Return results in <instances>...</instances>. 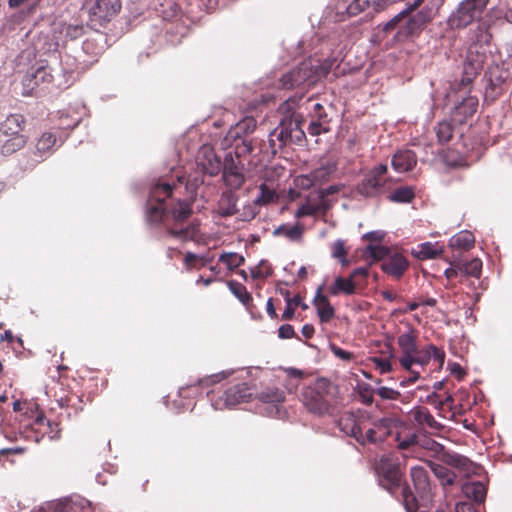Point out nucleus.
Listing matches in <instances>:
<instances>
[{"label":"nucleus","mask_w":512,"mask_h":512,"mask_svg":"<svg viewBox=\"0 0 512 512\" xmlns=\"http://www.w3.org/2000/svg\"><path fill=\"white\" fill-rule=\"evenodd\" d=\"M377 472L380 485L392 495H396L399 490H403L405 485L409 487L407 483H403V474L397 459L391 456L381 457ZM400 498L403 502L402 491H400Z\"/></svg>","instance_id":"obj_7"},{"label":"nucleus","mask_w":512,"mask_h":512,"mask_svg":"<svg viewBox=\"0 0 512 512\" xmlns=\"http://www.w3.org/2000/svg\"><path fill=\"white\" fill-rule=\"evenodd\" d=\"M410 420L419 430L426 428L434 431L442 429V425L434 418L429 409L425 406H416L409 412Z\"/></svg>","instance_id":"obj_16"},{"label":"nucleus","mask_w":512,"mask_h":512,"mask_svg":"<svg viewBox=\"0 0 512 512\" xmlns=\"http://www.w3.org/2000/svg\"><path fill=\"white\" fill-rule=\"evenodd\" d=\"M87 25L94 30L105 27L122 9V0H86Z\"/></svg>","instance_id":"obj_5"},{"label":"nucleus","mask_w":512,"mask_h":512,"mask_svg":"<svg viewBox=\"0 0 512 512\" xmlns=\"http://www.w3.org/2000/svg\"><path fill=\"white\" fill-rule=\"evenodd\" d=\"M250 272L253 279H265L273 274V268L267 261L262 260L257 266L251 268Z\"/></svg>","instance_id":"obj_48"},{"label":"nucleus","mask_w":512,"mask_h":512,"mask_svg":"<svg viewBox=\"0 0 512 512\" xmlns=\"http://www.w3.org/2000/svg\"><path fill=\"white\" fill-rule=\"evenodd\" d=\"M417 163V156L412 150H400L392 158V166L397 172L412 170Z\"/></svg>","instance_id":"obj_22"},{"label":"nucleus","mask_w":512,"mask_h":512,"mask_svg":"<svg viewBox=\"0 0 512 512\" xmlns=\"http://www.w3.org/2000/svg\"><path fill=\"white\" fill-rule=\"evenodd\" d=\"M449 370H450V373L452 375L456 376L457 379H459V380H461L466 375V372L462 368V366L456 362L449 363Z\"/></svg>","instance_id":"obj_62"},{"label":"nucleus","mask_w":512,"mask_h":512,"mask_svg":"<svg viewBox=\"0 0 512 512\" xmlns=\"http://www.w3.org/2000/svg\"><path fill=\"white\" fill-rule=\"evenodd\" d=\"M443 253L442 247L430 242L422 243L415 251V256L420 260L434 259Z\"/></svg>","instance_id":"obj_43"},{"label":"nucleus","mask_w":512,"mask_h":512,"mask_svg":"<svg viewBox=\"0 0 512 512\" xmlns=\"http://www.w3.org/2000/svg\"><path fill=\"white\" fill-rule=\"evenodd\" d=\"M6 139L0 145V153L10 156L21 150L27 143V136H5Z\"/></svg>","instance_id":"obj_31"},{"label":"nucleus","mask_w":512,"mask_h":512,"mask_svg":"<svg viewBox=\"0 0 512 512\" xmlns=\"http://www.w3.org/2000/svg\"><path fill=\"white\" fill-rule=\"evenodd\" d=\"M363 256L381 261V270L394 279H400L409 268V261L404 254L392 251L380 244H369Z\"/></svg>","instance_id":"obj_4"},{"label":"nucleus","mask_w":512,"mask_h":512,"mask_svg":"<svg viewBox=\"0 0 512 512\" xmlns=\"http://www.w3.org/2000/svg\"><path fill=\"white\" fill-rule=\"evenodd\" d=\"M25 123V117L22 114H10L1 123L0 132L4 136H25L22 134Z\"/></svg>","instance_id":"obj_21"},{"label":"nucleus","mask_w":512,"mask_h":512,"mask_svg":"<svg viewBox=\"0 0 512 512\" xmlns=\"http://www.w3.org/2000/svg\"><path fill=\"white\" fill-rule=\"evenodd\" d=\"M404 427V422L395 416L383 417L373 423V427L365 429L363 425L357 442L361 445L383 442L392 434L394 429Z\"/></svg>","instance_id":"obj_8"},{"label":"nucleus","mask_w":512,"mask_h":512,"mask_svg":"<svg viewBox=\"0 0 512 512\" xmlns=\"http://www.w3.org/2000/svg\"><path fill=\"white\" fill-rule=\"evenodd\" d=\"M425 0H413L408 1V8L394 16L390 21H388L384 27V32H390L393 29H395L398 25H400L401 22H403L404 18L408 16L412 11L417 9Z\"/></svg>","instance_id":"obj_37"},{"label":"nucleus","mask_w":512,"mask_h":512,"mask_svg":"<svg viewBox=\"0 0 512 512\" xmlns=\"http://www.w3.org/2000/svg\"><path fill=\"white\" fill-rule=\"evenodd\" d=\"M323 286L318 287L313 299V305L317 309V314L321 323H329L335 317V309L330 304L326 295L322 293Z\"/></svg>","instance_id":"obj_18"},{"label":"nucleus","mask_w":512,"mask_h":512,"mask_svg":"<svg viewBox=\"0 0 512 512\" xmlns=\"http://www.w3.org/2000/svg\"><path fill=\"white\" fill-rule=\"evenodd\" d=\"M389 0H352L346 7L348 17H355L361 13L372 14L383 10Z\"/></svg>","instance_id":"obj_17"},{"label":"nucleus","mask_w":512,"mask_h":512,"mask_svg":"<svg viewBox=\"0 0 512 512\" xmlns=\"http://www.w3.org/2000/svg\"><path fill=\"white\" fill-rule=\"evenodd\" d=\"M327 175L326 169L320 168L307 175H299L295 178V185L303 190H308L317 183L324 180Z\"/></svg>","instance_id":"obj_29"},{"label":"nucleus","mask_w":512,"mask_h":512,"mask_svg":"<svg viewBox=\"0 0 512 512\" xmlns=\"http://www.w3.org/2000/svg\"><path fill=\"white\" fill-rule=\"evenodd\" d=\"M253 151L252 141L248 139H242L241 143L236 144L235 154L237 157H242L250 154Z\"/></svg>","instance_id":"obj_56"},{"label":"nucleus","mask_w":512,"mask_h":512,"mask_svg":"<svg viewBox=\"0 0 512 512\" xmlns=\"http://www.w3.org/2000/svg\"><path fill=\"white\" fill-rule=\"evenodd\" d=\"M304 234V226L300 223L294 225L282 224L275 228L273 231L274 236H282L292 242H299L302 240Z\"/></svg>","instance_id":"obj_26"},{"label":"nucleus","mask_w":512,"mask_h":512,"mask_svg":"<svg viewBox=\"0 0 512 512\" xmlns=\"http://www.w3.org/2000/svg\"><path fill=\"white\" fill-rule=\"evenodd\" d=\"M278 200L276 191L270 188L266 183L259 186V195L254 200L256 206H266Z\"/></svg>","instance_id":"obj_44"},{"label":"nucleus","mask_w":512,"mask_h":512,"mask_svg":"<svg viewBox=\"0 0 512 512\" xmlns=\"http://www.w3.org/2000/svg\"><path fill=\"white\" fill-rule=\"evenodd\" d=\"M78 120L68 121V115L61 114L59 128L62 129H74L78 125Z\"/></svg>","instance_id":"obj_63"},{"label":"nucleus","mask_w":512,"mask_h":512,"mask_svg":"<svg viewBox=\"0 0 512 512\" xmlns=\"http://www.w3.org/2000/svg\"><path fill=\"white\" fill-rule=\"evenodd\" d=\"M388 167L379 164L370 170L358 184L357 191L364 197H376L390 189V179L386 177Z\"/></svg>","instance_id":"obj_9"},{"label":"nucleus","mask_w":512,"mask_h":512,"mask_svg":"<svg viewBox=\"0 0 512 512\" xmlns=\"http://www.w3.org/2000/svg\"><path fill=\"white\" fill-rule=\"evenodd\" d=\"M460 261L454 262L452 266L445 270V276L448 281H452L456 278H459V282H463L464 279L461 278V272L459 269Z\"/></svg>","instance_id":"obj_59"},{"label":"nucleus","mask_w":512,"mask_h":512,"mask_svg":"<svg viewBox=\"0 0 512 512\" xmlns=\"http://www.w3.org/2000/svg\"><path fill=\"white\" fill-rule=\"evenodd\" d=\"M303 121L302 116L293 112L290 116H286L281 120L271 136L276 137L283 145L294 140L300 141L305 136L301 128Z\"/></svg>","instance_id":"obj_12"},{"label":"nucleus","mask_w":512,"mask_h":512,"mask_svg":"<svg viewBox=\"0 0 512 512\" xmlns=\"http://www.w3.org/2000/svg\"><path fill=\"white\" fill-rule=\"evenodd\" d=\"M417 339V331L413 328L400 334L397 338V344L401 351V355L398 358L399 364L404 370H407L411 374L406 381L401 382L403 386H405L406 383H415L419 380L420 373L412 370L414 364L422 367L427 365V359L429 358L428 353L425 351V347L422 349L418 348Z\"/></svg>","instance_id":"obj_3"},{"label":"nucleus","mask_w":512,"mask_h":512,"mask_svg":"<svg viewBox=\"0 0 512 512\" xmlns=\"http://www.w3.org/2000/svg\"><path fill=\"white\" fill-rule=\"evenodd\" d=\"M456 512H477V511L472 503L460 502L456 505Z\"/></svg>","instance_id":"obj_64"},{"label":"nucleus","mask_w":512,"mask_h":512,"mask_svg":"<svg viewBox=\"0 0 512 512\" xmlns=\"http://www.w3.org/2000/svg\"><path fill=\"white\" fill-rule=\"evenodd\" d=\"M218 214L222 217H230L238 212L237 198L232 193H223L218 203Z\"/></svg>","instance_id":"obj_32"},{"label":"nucleus","mask_w":512,"mask_h":512,"mask_svg":"<svg viewBox=\"0 0 512 512\" xmlns=\"http://www.w3.org/2000/svg\"><path fill=\"white\" fill-rule=\"evenodd\" d=\"M459 269L461 278L464 280L468 276L479 278L482 273V261L479 258H473L469 261H460Z\"/></svg>","instance_id":"obj_38"},{"label":"nucleus","mask_w":512,"mask_h":512,"mask_svg":"<svg viewBox=\"0 0 512 512\" xmlns=\"http://www.w3.org/2000/svg\"><path fill=\"white\" fill-rule=\"evenodd\" d=\"M402 498H403V505L405 507V510L407 512H430L426 510L425 508H420L419 501L417 500L416 496L408 487L405 485L402 490ZM435 512H444L442 510H436Z\"/></svg>","instance_id":"obj_40"},{"label":"nucleus","mask_w":512,"mask_h":512,"mask_svg":"<svg viewBox=\"0 0 512 512\" xmlns=\"http://www.w3.org/2000/svg\"><path fill=\"white\" fill-rule=\"evenodd\" d=\"M449 244L455 249L470 250L475 245V237L472 232L463 230L455 234Z\"/></svg>","instance_id":"obj_33"},{"label":"nucleus","mask_w":512,"mask_h":512,"mask_svg":"<svg viewBox=\"0 0 512 512\" xmlns=\"http://www.w3.org/2000/svg\"><path fill=\"white\" fill-rule=\"evenodd\" d=\"M425 351L428 353L429 358L427 359V364L430 362L431 358H434L435 361L439 363V367H442L445 361V352L438 348L437 346L430 344L425 346Z\"/></svg>","instance_id":"obj_50"},{"label":"nucleus","mask_w":512,"mask_h":512,"mask_svg":"<svg viewBox=\"0 0 512 512\" xmlns=\"http://www.w3.org/2000/svg\"><path fill=\"white\" fill-rule=\"evenodd\" d=\"M219 261L226 264L229 270H234L244 264L245 258L238 253L229 252L221 254Z\"/></svg>","instance_id":"obj_47"},{"label":"nucleus","mask_w":512,"mask_h":512,"mask_svg":"<svg viewBox=\"0 0 512 512\" xmlns=\"http://www.w3.org/2000/svg\"><path fill=\"white\" fill-rule=\"evenodd\" d=\"M376 394L382 399L397 400L400 392L389 387H380L376 390Z\"/></svg>","instance_id":"obj_57"},{"label":"nucleus","mask_w":512,"mask_h":512,"mask_svg":"<svg viewBox=\"0 0 512 512\" xmlns=\"http://www.w3.org/2000/svg\"><path fill=\"white\" fill-rule=\"evenodd\" d=\"M252 390L247 383H237L227 387L217 398H212L213 406L217 410H224L251 399Z\"/></svg>","instance_id":"obj_11"},{"label":"nucleus","mask_w":512,"mask_h":512,"mask_svg":"<svg viewBox=\"0 0 512 512\" xmlns=\"http://www.w3.org/2000/svg\"><path fill=\"white\" fill-rule=\"evenodd\" d=\"M85 32V27L83 24H69L65 28V36L70 38L71 40H75L80 38Z\"/></svg>","instance_id":"obj_53"},{"label":"nucleus","mask_w":512,"mask_h":512,"mask_svg":"<svg viewBox=\"0 0 512 512\" xmlns=\"http://www.w3.org/2000/svg\"><path fill=\"white\" fill-rule=\"evenodd\" d=\"M462 493L470 500L481 504L485 501L487 488L481 481H467L461 486Z\"/></svg>","instance_id":"obj_23"},{"label":"nucleus","mask_w":512,"mask_h":512,"mask_svg":"<svg viewBox=\"0 0 512 512\" xmlns=\"http://www.w3.org/2000/svg\"><path fill=\"white\" fill-rule=\"evenodd\" d=\"M369 275V268L368 267H359L354 269L350 273V277L352 280L356 282V285L358 288H363L366 285V279Z\"/></svg>","instance_id":"obj_51"},{"label":"nucleus","mask_w":512,"mask_h":512,"mask_svg":"<svg viewBox=\"0 0 512 512\" xmlns=\"http://www.w3.org/2000/svg\"><path fill=\"white\" fill-rule=\"evenodd\" d=\"M223 180L231 189H239L243 185L245 181L244 175L239 171L233 160L225 163Z\"/></svg>","instance_id":"obj_25"},{"label":"nucleus","mask_w":512,"mask_h":512,"mask_svg":"<svg viewBox=\"0 0 512 512\" xmlns=\"http://www.w3.org/2000/svg\"><path fill=\"white\" fill-rule=\"evenodd\" d=\"M286 301V308L282 313V320L289 321L294 317V306L301 307L302 310H307L309 308L308 304L303 301V297L300 294L295 295L294 297L290 296V291L285 290L281 292Z\"/></svg>","instance_id":"obj_28"},{"label":"nucleus","mask_w":512,"mask_h":512,"mask_svg":"<svg viewBox=\"0 0 512 512\" xmlns=\"http://www.w3.org/2000/svg\"><path fill=\"white\" fill-rule=\"evenodd\" d=\"M330 350L334 354L335 357L338 359L344 361V362H351L355 359V354L344 350L334 344L330 345Z\"/></svg>","instance_id":"obj_52"},{"label":"nucleus","mask_w":512,"mask_h":512,"mask_svg":"<svg viewBox=\"0 0 512 512\" xmlns=\"http://www.w3.org/2000/svg\"><path fill=\"white\" fill-rule=\"evenodd\" d=\"M56 144V136L51 132H45L36 142V153L40 157L50 154Z\"/></svg>","instance_id":"obj_41"},{"label":"nucleus","mask_w":512,"mask_h":512,"mask_svg":"<svg viewBox=\"0 0 512 512\" xmlns=\"http://www.w3.org/2000/svg\"><path fill=\"white\" fill-rule=\"evenodd\" d=\"M327 210L326 204L321 201L319 203H310L309 200L306 203L302 204L295 212L294 216L296 218H303L306 216H314L319 212L325 213Z\"/></svg>","instance_id":"obj_42"},{"label":"nucleus","mask_w":512,"mask_h":512,"mask_svg":"<svg viewBox=\"0 0 512 512\" xmlns=\"http://www.w3.org/2000/svg\"><path fill=\"white\" fill-rule=\"evenodd\" d=\"M363 425L364 419L362 417H358L354 413H345L338 421L340 430L353 437L355 440H357Z\"/></svg>","instance_id":"obj_20"},{"label":"nucleus","mask_w":512,"mask_h":512,"mask_svg":"<svg viewBox=\"0 0 512 512\" xmlns=\"http://www.w3.org/2000/svg\"><path fill=\"white\" fill-rule=\"evenodd\" d=\"M200 256L192 253L187 252L184 257V264L186 266L187 270H191L194 267H197V264L199 263Z\"/></svg>","instance_id":"obj_61"},{"label":"nucleus","mask_w":512,"mask_h":512,"mask_svg":"<svg viewBox=\"0 0 512 512\" xmlns=\"http://www.w3.org/2000/svg\"><path fill=\"white\" fill-rule=\"evenodd\" d=\"M329 389L330 383L325 379H319L303 388L301 400L310 413L323 415L329 411L330 405L327 400Z\"/></svg>","instance_id":"obj_6"},{"label":"nucleus","mask_w":512,"mask_h":512,"mask_svg":"<svg viewBox=\"0 0 512 512\" xmlns=\"http://www.w3.org/2000/svg\"><path fill=\"white\" fill-rule=\"evenodd\" d=\"M394 358L393 353H390L389 358H382L374 356L370 360L374 364L375 368L381 373H389L393 370L391 360Z\"/></svg>","instance_id":"obj_49"},{"label":"nucleus","mask_w":512,"mask_h":512,"mask_svg":"<svg viewBox=\"0 0 512 512\" xmlns=\"http://www.w3.org/2000/svg\"><path fill=\"white\" fill-rule=\"evenodd\" d=\"M410 477L421 500L419 503L420 508H427L433 498V486L428 470L423 466H413L410 469Z\"/></svg>","instance_id":"obj_14"},{"label":"nucleus","mask_w":512,"mask_h":512,"mask_svg":"<svg viewBox=\"0 0 512 512\" xmlns=\"http://www.w3.org/2000/svg\"><path fill=\"white\" fill-rule=\"evenodd\" d=\"M479 101L476 96L465 97L453 110V118L460 124L466 122V120L472 117L478 109Z\"/></svg>","instance_id":"obj_19"},{"label":"nucleus","mask_w":512,"mask_h":512,"mask_svg":"<svg viewBox=\"0 0 512 512\" xmlns=\"http://www.w3.org/2000/svg\"><path fill=\"white\" fill-rule=\"evenodd\" d=\"M435 16L432 8L424 7L415 15L404 18L405 22L400 25L398 35L399 37H410L418 35L426 24L431 22Z\"/></svg>","instance_id":"obj_15"},{"label":"nucleus","mask_w":512,"mask_h":512,"mask_svg":"<svg viewBox=\"0 0 512 512\" xmlns=\"http://www.w3.org/2000/svg\"><path fill=\"white\" fill-rule=\"evenodd\" d=\"M334 62V60L319 62L313 59H306L298 66L284 73L279 80V85L286 90L296 88L306 90L326 77L331 71Z\"/></svg>","instance_id":"obj_2"},{"label":"nucleus","mask_w":512,"mask_h":512,"mask_svg":"<svg viewBox=\"0 0 512 512\" xmlns=\"http://www.w3.org/2000/svg\"><path fill=\"white\" fill-rule=\"evenodd\" d=\"M357 289L356 282L350 276L347 278L339 276L335 278L333 285L329 288V292L334 296L339 294L353 295Z\"/></svg>","instance_id":"obj_27"},{"label":"nucleus","mask_w":512,"mask_h":512,"mask_svg":"<svg viewBox=\"0 0 512 512\" xmlns=\"http://www.w3.org/2000/svg\"><path fill=\"white\" fill-rule=\"evenodd\" d=\"M442 461L454 468H457L460 472L465 475H469L470 472L474 471L473 463L467 458L457 453L444 452L441 457Z\"/></svg>","instance_id":"obj_24"},{"label":"nucleus","mask_w":512,"mask_h":512,"mask_svg":"<svg viewBox=\"0 0 512 512\" xmlns=\"http://www.w3.org/2000/svg\"><path fill=\"white\" fill-rule=\"evenodd\" d=\"M428 465L443 486L454 484L456 475L450 469L431 461L428 462Z\"/></svg>","instance_id":"obj_39"},{"label":"nucleus","mask_w":512,"mask_h":512,"mask_svg":"<svg viewBox=\"0 0 512 512\" xmlns=\"http://www.w3.org/2000/svg\"><path fill=\"white\" fill-rule=\"evenodd\" d=\"M330 131V126L322 124V122L316 121L312 118L308 126V132L312 136H318L323 133H328Z\"/></svg>","instance_id":"obj_55"},{"label":"nucleus","mask_w":512,"mask_h":512,"mask_svg":"<svg viewBox=\"0 0 512 512\" xmlns=\"http://www.w3.org/2000/svg\"><path fill=\"white\" fill-rule=\"evenodd\" d=\"M478 47V44H473L469 48L459 89L469 90L473 80L483 68L486 55L485 53H480Z\"/></svg>","instance_id":"obj_13"},{"label":"nucleus","mask_w":512,"mask_h":512,"mask_svg":"<svg viewBox=\"0 0 512 512\" xmlns=\"http://www.w3.org/2000/svg\"><path fill=\"white\" fill-rule=\"evenodd\" d=\"M52 79L53 76L48 71L47 67L40 66L36 70L28 72L23 79V83L25 86L33 89L34 85L37 86L39 83L51 82Z\"/></svg>","instance_id":"obj_30"},{"label":"nucleus","mask_w":512,"mask_h":512,"mask_svg":"<svg viewBox=\"0 0 512 512\" xmlns=\"http://www.w3.org/2000/svg\"><path fill=\"white\" fill-rule=\"evenodd\" d=\"M415 197V193L413 188L408 186H403L397 188L395 191L390 193L388 195V200L391 202H397V203H409L411 202Z\"/></svg>","instance_id":"obj_46"},{"label":"nucleus","mask_w":512,"mask_h":512,"mask_svg":"<svg viewBox=\"0 0 512 512\" xmlns=\"http://www.w3.org/2000/svg\"><path fill=\"white\" fill-rule=\"evenodd\" d=\"M227 286L231 293L247 308L250 309L253 306V298L248 292L247 288L234 280L227 282Z\"/></svg>","instance_id":"obj_34"},{"label":"nucleus","mask_w":512,"mask_h":512,"mask_svg":"<svg viewBox=\"0 0 512 512\" xmlns=\"http://www.w3.org/2000/svg\"><path fill=\"white\" fill-rule=\"evenodd\" d=\"M312 118L316 121L322 122V124L328 125L331 121V119L328 117V114L326 113L324 107L320 103H316L314 105Z\"/></svg>","instance_id":"obj_54"},{"label":"nucleus","mask_w":512,"mask_h":512,"mask_svg":"<svg viewBox=\"0 0 512 512\" xmlns=\"http://www.w3.org/2000/svg\"><path fill=\"white\" fill-rule=\"evenodd\" d=\"M278 336L281 339H291L295 337V331L292 325L284 324L278 329Z\"/></svg>","instance_id":"obj_60"},{"label":"nucleus","mask_w":512,"mask_h":512,"mask_svg":"<svg viewBox=\"0 0 512 512\" xmlns=\"http://www.w3.org/2000/svg\"><path fill=\"white\" fill-rule=\"evenodd\" d=\"M256 398L260 402L277 405L285 400V393L277 387H266L257 394Z\"/></svg>","instance_id":"obj_36"},{"label":"nucleus","mask_w":512,"mask_h":512,"mask_svg":"<svg viewBox=\"0 0 512 512\" xmlns=\"http://www.w3.org/2000/svg\"><path fill=\"white\" fill-rule=\"evenodd\" d=\"M434 131L438 143L444 145L452 139L454 133V126L450 121L443 120L437 123V125L434 127Z\"/></svg>","instance_id":"obj_45"},{"label":"nucleus","mask_w":512,"mask_h":512,"mask_svg":"<svg viewBox=\"0 0 512 512\" xmlns=\"http://www.w3.org/2000/svg\"><path fill=\"white\" fill-rule=\"evenodd\" d=\"M348 250L345 247V242L341 239L336 240L332 245V256L334 258H343L347 256Z\"/></svg>","instance_id":"obj_58"},{"label":"nucleus","mask_w":512,"mask_h":512,"mask_svg":"<svg viewBox=\"0 0 512 512\" xmlns=\"http://www.w3.org/2000/svg\"><path fill=\"white\" fill-rule=\"evenodd\" d=\"M406 424L404 423V427H400L396 430L395 441L397 442V447L400 450H409L414 447L418 443V435L415 432H408L405 434L404 430L406 429Z\"/></svg>","instance_id":"obj_35"},{"label":"nucleus","mask_w":512,"mask_h":512,"mask_svg":"<svg viewBox=\"0 0 512 512\" xmlns=\"http://www.w3.org/2000/svg\"><path fill=\"white\" fill-rule=\"evenodd\" d=\"M489 0H464L457 10L450 16L449 24L452 28H465L481 18Z\"/></svg>","instance_id":"obj_10"},{"label":"nucleus","mask_w":512,"mask_h":512,"mask_svg":"<svg viewBox=\"0 0 512 512\" xmlns=\"http://www.w3.org/2000/svg\"><path fill=\"white\" fill-rule=\"evenodd\" d=\"M174 186L162 182L152 187L150 198L147 202L146 216L151 224H162L171 237L183 242L195 240L199 229L197 223H184L191 217L193 211L186 201H177L169 208L165 200L172 195Z\"/></svg>","instance_id":"obj_1"}]
</instances>
